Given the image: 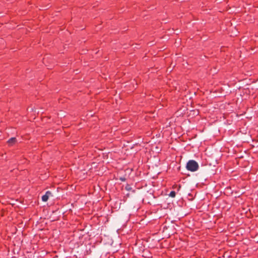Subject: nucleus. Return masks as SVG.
<instances>
[{
	"instance_id": "nucleus-2",
	"label": "nucleus",
	"mask_w": 258,
	"mask_h": 258,
	"mask_svg": "<svg viewBox=\"0 0 258 258\" xmlns=\"http://www.w3.org/2000/svg\"><path fill=\"white\" fill-rule=\"evenodd\" d=\"M51 195V192L49 191H46L45 194L42 197V200L43 202L47 201L49 196Z\"/></svg>"
},
{
	"instance_id": "nucleus-4",
	"label": "nucleus",
	"mask_w": 258,
	"mask_h": 258,
	"mask_svg": "<svg viewBox=\"0 0 258 258\" xmlns=\"http://www.w3.org/2000/svg\"><path fill=\"white\" fill-rule=\"evenodd\" d=\"M176 193L174 191H171L169 194V196L172 198H174L175 197Z\"/></svg>"
},
{
	"instance_id": "nucleus-3",
	"label": "nucleus",
	"mask_w": 258,
	"mask_h": 258,
	"mask_svg": "<svg viewBox=\"0 0 258 258\" xmlns=\"http://www.w3.org/2000/svg\"><path fill=\"white\" fill-rule=\"evenodd\" d=\"M16 141L17 140L15 138H12L8 140V143L9 144V145L12 146L16 142Z\"/></svg>"
},
{
	"instance_id": "nucleus-1",
	"label": "nucleus",
	"mask_w": 258,
	"mask_h": 258,
	"mask_svg": "<svg viewBox=\"0 0 258 258\" xmlns=\"http://www.w3.org/2000/svg\"><path fill=\"white\" fill-rule=\"evenodd\" d=\"M186 169L191 172H195L198 170L199 168L198 163L195 160H189L186 165Z\"/></svg>"
}]
</instances>
